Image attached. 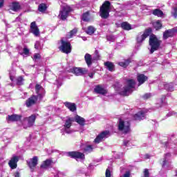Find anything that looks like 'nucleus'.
<instances>
[{
	"label": "nucleus",
	"mask_w": 177,
	"mask_h": 177,
	"mask_svg": "<svg viewBox=\"0 0 177 177\" xmlns=\"http://www.w3.org/2000/svg\"><path fill=\"white\" fill-rule=\"evenodd\" d=\"M36 119H37V115L32 114L29 117H26L22 118L21 124L22 125L24 129H27L28 128H31V127L34 125Z\"/></svg>",
	"instance_id": "f257e3e1"
},
{
	"label": "nucleus",
	"mask_w": 177,
	"mask_h": 177,
	"mask_svg": "<svg viewBox=\"0 0 177 177\" xmlns=\"http://www.w3.org/2000/svg\"><path fill=\"white\" fill-rule=\"evenodd\" d=\"M161 45V41L156 37V35H151L149 37V46H151L150 53H154L156 50L160 48Z\"/></svg>",
	"instance_id": "f03ea898"
},
{
	"label": "nucleus",
	"mask_w": 177,
	"mask_h": 177,
	"mask_svg": "<svg viewBox=\"0 0 177 177\" xmlns=\"http://www.w3.org/2000/svg\"><path fill=\"white\" fill-rule=\"evenodd\" d=\"M135 84L136 83L134 80H128L126 82V86L120 91V95L128 96L132 92V89L135 88Z\"/></svg>",
	"instance_id": "7ed1b4c3"
},
{
	"label": "nucleus",
	"mask_w": 177,
	"mask_h": 177,
	"mask_svg": "<svg viewBox=\"0 0 177 177\" xmlns=\"http://www.w3.org/2000/svg\"><path fill=\"white\" fill-rule=\"evenodd\" d=\"M59 49L63 53H71V44L67 41V39L63 38L61 39V45L59 47Z\"/></svg>",
	"instance_id": "20e7f679"
},
{
	"label": "nucleus",
	"mask_w": 177,
	"mask_h": 177,
	"mask_svg": "<svg viewBox=\"0 0 177 177\" xmlns=\"http://www.w3.org/2000/svg\"><path fill=\"white\" fill-rule=\"evenodd\" d=\"M118 129L122 133H128L131 131V123L128 121H124L120 119L119 120Z\"/></svg>",
	"instance_id": "39448f33"
},
{
	"label": "nucleus",
	"mask_w": 177,
	"mask_h": 177,
	"mask_svg": "<svg viewBox=\"0 0 177 177\" xmlns=\"http://www.w3.org/2000/svg\"><path fill=\"white\" fill-rule=\"evenodd\" d=\"M110 13V1H105L100 8V16L102 19H107Z\"/></svg>",
	"instance_id": "423d86ee"
},
{
	"label": "nucleus",
	"mask_w": 177,
	"mask_h": 177,
	"mask_svg": "<svg viewBox=\"0 0 177 177\" xmlns=\"http://www.w3.org/2000/svg\"><path fill=\"white\" fill-rule=\"evenodd\" d=\"M64 121L65 122L64 124V127L62 129V133L63 135H64V132L66 133H71V129L70 128H71V125H73V118L68 117L66 118Z\"/></svg>",
	"instance_id": "0eeeda50"
},
{
	"label": "nucleus",
	"mask_w": 177,
	"mask_h": 177,
	"mask_svg": "<svg viewBox=\"0 0 177 177\" xmlns=\"http://www.w3.org/2000/svg\"><path fill=\"white\" fill-rule=\"evenodd\" d=\"M27 164L32 172L37 170V165H38V157L34 156L30 160H27Z\"/></svg>",
	"instance_id": "6e6552de"
},
{
	"label": "nucleus",
	"mask_w": 177,
	"mask_h": 177,
	"mask_svg": "<svg viewBox=\"0 0 177 177\" xmlns=\"http://www.w3.org/2000/svg\"><path fill=\"white\" fill-rule=\"evenodd\" d=\"M73 9L69 6H64L62 7V10L60 11L59 13V17L62 19V20H66L67 19V17L68 16V13L71 12Z\"/></svg>",
	"instance_id": "1a4fd4ad"
},
{
	"label": "nucleus",
	"mask_w": 177,
	"mask_h": 177,
	"mask_svg": "<svg viewBox=\"0 0 177 177\" xmlns=\"http://www.w3.org/2000/svg\"><path fill=\"white\" fill-rule=\"evenodd\" d=\"M35 93H37V97L39 102H41L44 97L45 96V89L41 86L39 84H36L35 86Z\"/></svg>",
	"instance_id": "9d476101"
},
{
	"label": "nucleus",
	"mask_w": 177,
	"mask_h": 177,
	"mask_svg": "<svg viewBox=\"0 0 177 177\" xmlns=\"http://www.w3.org/2000/svg\"><path fill=\"white\" fill-rule=\"evenodd\" d=\"M109 136H110V131H102L95 138V139L94 140V142L100 143V142H102V140H104V139H107Z\"/></svg>",
	"instance_id": "9b49d317"
},
{
	"label": "nucleus",
	"mask_w": 177,
	"mask_h": 177,
	"mask_svg": "<svg viewBox=\"0 0 177 177\" xmlns=\"http://www.w3.org/2000/svg\"><path fill=\"white\" fill-rule=\"evenodd\" d=\"M68 157H71V158H75V160H84L85 158V155L79 151H71L66 153Z\"/></svg>",
	"instance_id": "f8f14e48"
},
{
	"label": "nucleus",
	"mask_w": 177,
	"mask_h": 177,
	"mask_svg": "<svg viewBox=\"0 0 177 177\" xmlns=\"http://www.w3.org/2000/svg\"><path fill=\"white\" fill-rule=\"evenodd\" d=\"M19 158H20L17 156H12L8 162V165L11 168V169H16V168H17V162H19Z\"/></svg>",
	"instance_id": "ddd939ff"
},
{
	"label": "nucleus",
	"mask_w": 177,
	"mask_h": 177,
	"mask_svg": "<svg viewBox=\"0 0 177 177\" xmlns=\"http://www.w3.org/2000/svg\"><path fill=\"white\" fill-rule=\"evenodd\" d=\"M71 73L75 74L77 77L80 75H84L88 73V70L84 68H73L71 69Z\"/></svg>",
	"instance_id": "4468645a"
},
{
	"label": "nucleus",
	"mask_w": 177,
	"mask_h": 177,
	"mask_svg": "<svg viewBox=\"0 0 177 177\" xmlns=\"http://www.w3.org/2000/svg\"><path fill=\"white\" fill-rule=\"evenodd\" d=\"M149 33L147 30H146L143 33L138 34L136 38L137 44H139L140 45V44H142V42H143V41H145V39H146L147 37H149Z\"/></svg>",
	"instance_id": "2eb2a0df"
},
{
	"label": "nucleus",
	"mask_w": 177,
	"mask_h": 177,
	"mask_svg": "<svg viewBox=\"0 0 177 177\" xmlns=\"http://www.w3.org/2000/svg\"><path fill=\"white\" fill-rule=\"evenodd\" d=\"M30 32H32L35 37H39V29L37 24H35V21L30 24Z\"/></svg>",
	"instance_id": "dca6fc26"
},
{
	"label": "nucleus",
	"mask_w": 177,
	"mask_h": 177,
	"mask_svg": "<svg viewBox=\"0 0 177 177\" xmlns=\"http://www.w3.org/2000/svg\"><path fill=\"white\" fill-rule=\"evenodd\" d=\"M37 102H39L38 97H36V95H32L28 98V100H26V104L27 107H31V106H34V104H35V103Z\"/></svg>",
	"instance_id": "f3484780"
},
{
	"label": "nucleus",
	"mask_w": 177,
	"mask_h": 177,
	"mask_svg": "<svg viewBox=\"0 0 177 177\" xmlns=\"http://www.w3.org/2000/svg\"><path fill=\"white\" fill-rule=\"evenodd\" d=\"M8 121H17V122H19V125H21V121H23V119L21 115L14 114L8 115Z\"/></svg>",
	"instance_id": "a211bd4d"
},
{
	"label": "nucleus",
	"mask_w": 177,
	"mask_h": 177,
	"mask_svg": "<svg viewBox=\"0 0 177 177\" xmlns=\"http://www.w3.org/2000/svg\"><path fill=\"white\" fill-rule=\"evenodd\" d=\"M53 164V161L52 159H47L42 162L41 165H40V168L41 169H48L49 167H50Z\"/></svg>",
	"instance_id": "6ab92c4d"
},
{
	"label": "nucleus",
	"mask_w": 177,
	"mask_h": 177,
	"mask_svg": "<svg viewBox=\"0 0 177 177\" xmlns=\"http://www.w3.org/2000/svg\"><path fill=\"white\" fill-rule=\"evenodd\" d=\"M94 92L100 95H106V93H107V90L100 85H97L94 88Z\"/></svg>",
	"instance_id": "aec40b11"
},
{
	"label": "nucleus",
	"mask_w": 177,
	"mask_h": 177,
	"mask_svg": "<svg viewBox=\"0 0 177 177\" xmlns=\"http://www.w3.org/2000/svg\"><path fill=\"white\" fill-rule=\"evenodd\" d=\"M146 113H147V111H139L138 113H136L134 115V120H145L146 117Z\"/></svg>",
	"instance_id": "412c9836"
},
{
	"label": "nucleus",
	"mask_w": 177,
	"mask_h": 177,
	"mask_svg": "<svg viewBox=\"0 0 177 177\" xmlns=\"http://www.w3.org/2000/svg\"><path fill=\"white\" fill-rule=\"evenodd\" d=\"M64 106L70 110V111L74 112L77 110V105L73 102H66L64 103Z\"/></svg>",
	"instance_id": "4be33fe9"
},
{
	"label": "nucleus",
	"mask_w": 177,
	"mask_h": 177,
	"mask_svg": "<svg viewBox=\"0 0 177 177\" xmlns=\"http://www.w3.org/2000/svg\"><path fill=\"white\" fill-rule=\"evenodd\" d=\"M21 8L20 3L17 2H13L10 5V10H13V12H19Z\"/></svg>",
	"instance_id": "5701e85b"
},
{
	"label": "nucleus",
	"mask_w": 177,
	"mask_h": 177,
	"mask_svg": "<svg viewBox=\"0 0 177 177\" xmlns=\"http://www.w3.org/2000/svg\"><path fill=\"white\" fill-rule=\"evenodd\" d=\"M93 17L90 12H86L82 15V19L83 21H91V20H93Z\"/></svg>",
	"instance_id": "b1692460"
},
{
	"label": "nucleus",
	"mask_w": 177,
	"mask_h": 177,
	"mask_svg": "<svg viewBox=\"0 0 177 177\" xmlns=\"http://www.w3.org/2000/svg\"><path fill=\"white\" fill-rule=\"evenodd\" d=\"M137 80L139 82V85H142V84H145V82L147 81V76L143 74H138L137 76Z\"/></svg>",
	"instance_id": "393cba45"
},
{
	"label": "nucleus",
	"mask_w": 177,
	"mask_h": 177,
	"mask_svg": "<svg viewBox=\"0 0 177 177\" xmlns=\"http://www.w3.org/2000/svg\"><path fill=\"white\" fill-rule=\"evenodd\" d=\"M162 86L165 87V89H166L167 91H169L170 92H172V91H174L172 84L160 83L159 85V88H162Z\"/></svg>",
	"instance_id": "a878e982"
},
{
	"label": "nucleus",
	"mask_w": 177,
	"mask_h": 177,
	"mask_svg": "<svg viewBox=\"0 0 177 177\" xmlns=\"http://www.w3.org/2000/svg\"><path fill=\"white\" fill-rule=\"evenodd\" d=\"M84 59L87 66L89 67L92 64V55L87 53L85 55Z\"/></svg>",
	"instance_id": "bb28decb"
},
{
	"label": "nucleus",
	"mask_w": 177,
	"mask_h": 177,
	"mask_svg": "<svg viewBox=\"0 0 177 177\" xmlns=\"http://www.w3.org/2000/svg\"><path fill=\"white\" fill-rule=\"evenodd\" d=\"M75 121L77 122V124H79L80 125H82V127L85 125V119H84V118H82L80 116H76L75 118Z\"/></svg>",
	"instance_id": "cd10ccee"
},
{
	"label": "nucleus",
	"mask_w": 177,
	"mask_h": 177,
	"mask_svg": "<svg viewBox=\"0 0 177 177\" xmlns=\"http://www.w3.org/2000/svg\"><path fill=\"white\" fill-rule=\"evenodd\" d=\"M174 35V31L171 30H166L163 34V38L164 39H168L169 37H172Z\"/></svg>",
	"instance_id": "c85d7f7f"
},
{
	"label": "nucleus",
	"mask_w": 177,
	"mask_h": 177,
	"mask_svg": "<svg viewBox=\"0 0 177 177\" xmlns=\"http://www.w3.org/2000/svg\"><path fill=\"white\" fill-rule=\"evenodd\" d=\"M121 27L123 28V30H127V31L133 29V28L131 26V24H128V22H123L121 24Z\"/></svg>",
	"instance_id": "c756f323"
},
{
	"label": "nucleus",
	"mask_w": 177,
	"mask_h": 177,
	"mask_svg": "<svg viewBox=\"0 0 177 177\" xmlns=\"http://www.w3.org/2000/svg\"><path fill=\"white\" fill-rule=\"evenodd\" d=\"M105 66L109 71H114V64L113 62H107L104 63Z\"/></svg>",
	"instance_id": "7c9ffc66"
},
{
	"label": "nucleus",
	"mask_w": 177,
	"mask_h": 177,
	"mask_svg": "<svg viewBox=\"0 0 177 177\" xmlns=\"http://www.w3.org/2000/svg\"><path fill=\"white\" fill-rule=\"evenodd\" d=\"M153 15H154V16H158V17H162V16H164V12L159 9H155L153 10Z\"/></svg>",
	"instance_id": "2f4dec72"
},
{
	"label": "nucleus",
	"mask_w": 177,
	"mask_h": 177,
	"mask_svg": "<svg viewBox=\"0 0 177 177\" xmlns=\"http://www.w3.org/2000/svg\"><path fill=\"white\" fill-rule=\"evenodd\" d=\"M95 31H96V28L95 27L90 26L87 28V30H86V34H88V35H92L95 33Z\"/></svg>",
	"instance_id": "473e14b6"
},
{
	"label": "nucleus",
	"mask_w": 177,
	"mask_h": 177,
	"mask_svg": "<svg viewBox=\"0 0 177 177\" xmlns=\"http://www.w3.org/2000/svg\"><path fill=\"white\" fill-rule=\"evenodd\" d=\"M46 9H48V6H46V4L41 3L39 5V7H38L39 12H41V13H44V12H45Z\"/></svg>",
	"instance_id": "72a5a7b5"
},
{
	"label": "nucleus",
	"mask_w": 177,
	"mask_h": 177,
	"mask_svg": "<svg viewBox=\"0 0 177 177\" xmlns=\"http://www.w3.org/2000/svg\"><path fill=\"white\" fill-rule=\"evenodd\" d=\"M153 26L156 30H160L162 27V24H161V21H156L153 23Z\"/></svg>",
	"instance_id": "f704fd0d"
},
{
	"label": "nucleus",
	"mask_w": 177,
	"mask_h": 177,
	"mask_svg": "<svg viewBox=\"0 0 177 177\" xmlns=\"http://www.w3.org/2000/svg\"><path fill=\"white\" fill-rule=\"evenodd\" d=\"M77 29L72 30L67 35H66V39H70V38H73L75 34H77Z\"/></svg>",
	"instance_id": "c9c22d12"
},
{
	"label": "nucleus",
	"mask_w": 177,
	"mask_h": 177,
	"mask_svg": "<svg viewBox=\"0 0 177 177\" xmlns=\"http://www.w3.org/2000/svg\"><path fill=\"white\" fill-rule=\"evenodd\" d=\"M129 63H131L129 60H124L119 62V66H120L121 67H124L125 68V67H128V66H129Z\"/></svg>",
	"instance_id": "e433bc0d"
},
{
	"label": "nucleus",
	"mask_w": 177,
	"mask_h": 177,
	"mask_svg": "<svg viewBox=\"0 0 177 177\" xmlns=\"http://www.w3.org/2000/svg\"><path fill=\"white\" fill-rule=\"evenodd\" d=\"M92 150H93V147H92V145H86L84 148V151L86 153H91Z\"/></svg>",
	"instance_id": "4c0bfd02"
},
{
	"label": "nucleus",
	"mask_w": 177,
	"mask_h": 177,
	"mask_svg": "<svg viewBox=\"0 0 177 177\" xmlns=\"http://www.w3.org/2000/svg\"><path fill=\"white\" fill-rule=\"evenodd\" d=\"M17 85H23V84H24V79H23V77H19L17 79Z\"/></svg>",
	"instance_id": "58836bf2"
},
{
	"label": "nucleus",
	"mask_w": 177,
	"mask_h": 177,
	"mask_svg": "<svg viewBox=\"0 0 177 177\" xmlns=\"http://www.w3.org/2000/svg\"><path fill=\"white\" fill-rule=\"evenodd\" d=\"M167 157H171V153H167L165 155V158H164L162 160V167H165L167 165Z\"/></svg>",
	"instance_id": "ea45409f"
},
{
	"label": "nucleus",
	"mask_w": 177,
	"mask_h": 177,
	"mask_svg": "<svg viewBox=\"0 0 177 177\" xmlns=\"http://www.w3.org/2000/svg\"><path fill=\"white\" fill-rule=\"evenodd\" d=\"M171 15L174 17H177V7H174L171 10Z\"/></svg>",
	"instance_id": "a19ab883"
},
{
	"label": "nucleus",
	"mask_w": 177,
	"mask_h": 177,
	"mask_svg": "<svg viewBox=\"0 0 177 177\" xmlns=\"http://www.w3.org/2000/svg\"><path fill=\"white\" fill-rule=\"evenodd\" d=\"M35 49H42V45H41V42L36 41L35 44Z\"/></svg>",
	"instance_id": "79ce46f5"
},
{
	"label": "nucleus",
	"mask_w": 177,
	"mask_h": 177,
	"mask_svg": "<svg viewBox=\"0 0 177 177\" xmlns=\"http://www.w3.org/2000/svg\"><path fill=\"white\" fill-rule=\"evenodd\" d=\"M23 55H24V56H28V55H30V50H28L27 47L24 48Z\"/></svg>",
	"instance_id": "37998d69"
},
{
	"label": "nucleus",
	"mask_w": 177,
	"mask_h": 177,
	"mask_svg": "<svg viewBox=\"0 0 177 177\" xmlns=\"http://www.w3.org/2000/svg\"><path fill=\"white\" fill-rule=\"evenodd\" d=\"M41 59V55L39 53H36L33 56V60L37 61Z\"/></svg>",
	"instance_id": "c03bdc74"
},
{
	"label": "nucleus",
	"mask_w": 177,
	"mask_h": 177,
	"mask_svg": "<svg viewBox=\"0 0 177 177\" xmlns=\"http://www.w3.org/2000/svg\"><path fill=\"white\" fill-rule=\"evenodd\" d=\"M106 39L108 41H111V42H113V41H115V37L113 35L107 36Z\"/></svg>",
	"instance_id": "a18cd8bd"
},
{
	"label": "nucleus",
	"mask_w": 177,
	"mask_h": 177,
	"mask_svg": "<svg viewBox=\"0 0 177 177\" xmlns=\"http://www.w3.org/2000/svg\"><path fill=\"white\" fill-rule=\"evenodd\" d=\"M105 175L106 177H111V171H110V169H106Z\"/></svg>",
	"instance_id": "49530a36"
},
{
	"label": "nucleus",
	"mask_w": 177,
	"mask_h": 177,
	"mask_svg": "<svg viewBox=\"0 0 177 177\" xmlns=\"http://www.w3.org/2000/svg\"><path fill=\"white\" fill-rule=\"evenodd\" d=\"M95 57H94V60H97L99 59V58L100 57V55H99V52H97V50L95 51Z\"/></svg>",
	"instance_id": "de8ad7c7"
},
{
	"label": "nucleus",
	"mask_w": 177,
	"mask_h": 177,
	"mask_svg": "<svg viewBox=\"0 0 177 177\" xmlns=\"http://www.w3.org/2000/svg\"><path fill=\"white\" fill-rule=\"evenodd\" d=\"M121 177H131V172L126 171L124 174L121 176Z\"/></svg>",
	"instance_id": "09e8293b"
},
{
	"label": "nucleus",
	"mask_w": 177,
	"mask_h": 177,
	"mask_svg": "<svg viewBox=\"0 0 177 177\" xmlns=\"http://www.w3.org/2000/svg\"><path fill=\"white\" fill-rule=\"evenodd\" d=\"M151 97V93H146L143 95V99H150Z\"/></svg>",
	"instance_id": "8fccbe9b"
},
{
	"label": "nucleus",
	"mask_w": 177,
	"mask_h": 177,
	"mask_svg": "<svg viewBox=\"0 0 177 177\" xmlns=\"http://www.w3.org/2000/svg\"><path fill=\"white\" fill-rule=\"evenodd\" d=\"M143 177H149V169H145L144 171V176Z\"/></svg>",
	"instance_id": "3c124183"
},
{
	"label": "nucleus",
	"mask_w": 177,
	"mask_h": 177,
	"mask_svg": "<svg viewBox=\"0 0 177 177\" xmlns=\"http://www.w3.org/2000/svg\"><path fill=\"white\" fill-rule=\"evenodd\" d=\"M130 144L131 143H130L129 140H124L123 142L124 146H127V147L129 146Z\"/></svg>",
	"instance_id": "603ef678"
},
{
	"label": "nucleus",
	"mask_w": 177,
	"mask_h": 177,
	"mask_svg": "<svg viewBox=\"0 0 177 177\" xmlns=\"http://www.w3.org/2000/svg\"><path fill=\"white\" fill-rule=\"evenodd\" d=\"M95 75V72L88 73V77L90 78H93V76Z\"/></svg>",
	"instance_id": "864d4df0"
},
{
	"label": "nucleus",
	"mask_w": 177,
	"mask_h": 177,
	"mask_svg": "<svg viewBox=\"0 0 177 177\" xmlns=\"http://www.w3.org/2000/svg\"><path fill=\"white\" fill-rule=\"evenodd\" d=\"M15 177H20V173L19 171L15 172Z\"/></svg>",
	"instance_id": "5fc2aeb1"
},
{
	"label": "nucleus",
	"mask_w": 177,
	"mask_h": 177,
	"mask_svg": "<svg viewBox=\"0 0 177 177\" xmlns=\"http://www.w3.org/2000/svg\"><path fill=\"white\" fill-rule=\"evenodd\" d=\"M3 6V0H0V8H2Z\"/></svg>",
	"instance_id": "6e6d98bb"
},
{
	"label": "nucleus",
	"mask_w": 177,
	"mask_h": 177,
	"mask_svg": "<svg viewBox=\"0 0 177 177\" xmlns=\"http://www.w3.org/2000/svg\"><path fill=\"white\" fill-rule=\"evenodd\" d=\"M10 78L11 81H13V76H12V75H10Z\"/></svg>",
	"instance_id": "4d7b16f0"
},
{
	"label": "nucleus",
	"mask_w": 177,
	"mask_h": 177,
	"mask_svg": "<svg viewBox=\"0 0 177 177\" xmlns=\"http://www.w3.org/2000/svg\"><path fill=\"white\" fill-rule=\"evenodd\" d=\"M83 39H84V41H85V39H86V38H85V37H83Z\"/></svg>",
	"instance_id": "13d9d810"
},
{
	"label": "nucleus",
	"mask_w": 177,
	"mask_h": 177,
	"mask_svg": "<svg viewBox=\"0 0 177 177\" xmlns=\"http://www.w3.org/2000/svg\"><path fill=\"white\" fill-rule=\"evenodd\" d=\"M59 86H62V84H59Z\"/></svg>",
	"instance_id": "bf43d9fd"
}]
</instances>
